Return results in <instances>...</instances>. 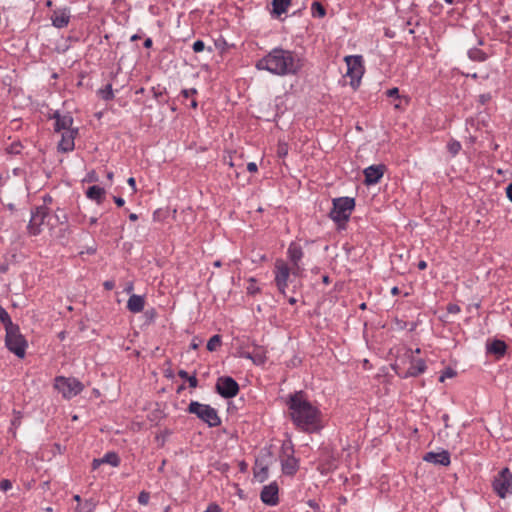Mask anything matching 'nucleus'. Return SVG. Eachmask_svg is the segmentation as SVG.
I'll return each instance as SVG.
<instances>
[{
  "mask_svg": "<svg viewBox=\"0 0 512 512\" xmlns=\"http://www.w3.org/2000/svg\"><path fill=\"white\" fill-rule=\"evenodd\" d=\"M190 106H191V108L196 109V108H197V106H198L197 101H196L195 99H193V100L191 101Z\"/></svg>",
  "mask_w": 512,
  "mask_h": 512,
  "instance_id": "57",
  "label": "nucleus"
},
{
  "mask_svg": "<svg viewBox=\"0 0 512 512\" xmlns=\"http://www.w3.org/2000/svg\"><path fill=\"white\" fill-rule=\"evenodd\" d=\"M187 412L196 415L209 427H218L221 424V418L217 410L208 404L191 401L188 405Z\"/></svg>",
  "mask_w": 512,
  "mask_h": 512,
  "instance_id": "6",
  "label": "nucleus"
},
{
  "mask_svg": "<svg viewBox=\"0 0 512 512\" xmlns=\"http://www.w3.org/2000/svg\"><path fill=\"white\" fill-rule=\"evenodd\" d=\"M289 303H290V304H292V305H293V304H295V303H296V299H295V298H293V297H292V298H290V299H289Z\"/></svg>",
  "mask_w": 512,
  "mask_h": 512,
  "instance_id": "62",
  "label": "nucleus"
},
{
  "mask_svg": "<svg viewBox=\"0 0 512 512\" xmlns=\"http://www.w3.org/2000/svg\"><path fill=\"white\" fill-rule=\"evenodd\" d=\"M145 306V298L141 295L133 294L127 301V309L132 313H140Z\"/></svg>",
  "mask_w": 512,
  "mask_h": 512,
  "instance_id": "21",
  "label": "nucleus"
},
{
  "mask_svg": "<svg viewBox=\"0 0 512 512\" xmlns=\"http://www.w3.org/2000/svg\"><path fill=\"white\" fill-rule=\"evenodd\" d=\"M2 324L6 330L5 346L18 358H24L28 347L27 340L21 334L19 327L11 322L9 314L4 309H2Z\"/></svg>",
  "mask_w": 512,
  "mask_h": 512,
  "instance_id": "4",
  "label": "nucleus"
},
{
  "mask_svg": "<svg viewBox=\"0 0 512 512\" xmlns=\"http://www.w3.org/2000/svg\"><path fill=\"white\" fill-rule=\"evenodd\" d=\"M287 151L288 150H287L286 145H279L277 153H278V155L280 157H282V156H285L287 154Z\"/></svg>",
  "mask_w": 512,
  "mask_h": 512,
  "instance_id": "42",
  "label": "nucleus"
},
{
  "mask_svg": "<svg viewBox=\"0 0 512 512\" xmlns=\"http://www.w3.org/2000/svg\"><path fill=\"white\" fill-rule=\"evenodd\" d=\"M103 463L110 464L113 467H117L120 464L119 456L114 452H109L102 458Z\"/></svg>",
  "mask_w": 512,
  "mask_h": 512,
  "instance_id": "28",
  "label": "nucleus"
},
{
  "mask_svg": "<svg viewBox=\"0 0 512 512\" xmlns=\"http://www.w3.org/2000/svg\"><path fill=\"white\" fill-rule=\"evenodd\" d=\"M149 500H150V494L148 492H146V491L140 492V494L138 496L139 504L147 505L149 503Z\"/></svg>",
  "mask_w": 512,
  "mask_h": 512,
  "instance_id": "32",
  "label": "nucleus"
},
{
  "mask_svg": "<svg viewBox=\"0 0 512 512\" xmlns=\"http://www.w3.org/2000/svg\"><path fill=\"white\" fill-rule=\"evenodd\" d=\"M186 381L189 383V386L191 388H196L198 386V380L195 375L189 376V378Z\"/></svg>",
  "mask_w": 512,
  "mask_h": 512,
  "instance_id": "39",
  "label": "nucleus"
},
{
  "mask_svg": "<svg viewBox=\"0 0 512 512\" xmlns=\"http://www.w3.org/2000/svg\"><path fill=\"white\" fill-rule=\"evenodd\" d=\"M303 257L304 252L302 250V247L296 242L290 243L287 249V258L288 264L292 267V275L294 277H300L303 275Z\"/></svg>",
  "mask_w": 512,
  "mask_h": 512,
  "instance_id": "12",
  "label": "nucleus"
},
{
  "mask_svg": "<svg viewBox=\"0 0 512 512\" xmlns=\"http://www.w3.org/2000/svg\"><path fill=\"white\" fill-rule=\"evenodd\" d=\"M448 311H449L450 313H458V312H460V308H459V306H457V305H455V304H450V305L448 306Z\"/></svg>",
  "mask_w": 512,
  "mask_h": 512,
  "instance_id": "44",
  "label": "nucleus"
},
{
  "mask_svg": "<svg viewBox=\"0 0 512 512\" xmlns=\"http://www.w3.org/2000/svg\"><path fill=\"white\" fill-rule=\"evenodd\" d=\"M492 488L502 499L512 494V472L509 468L501 469L492 481Z\"/></svg>",
  "mask_w": 512,
  "mask_h": 512,
  "instance_id": "10",
  "label": "nucleus"
},
{
  "mask_svg": "<svg viewBox=\"0 0 512 512\" xmlns=\"http://www.w3.org/2000/svg\"><path fill=\"white\" fill-rule=\"evenodd\" d=\"M95 508L96 503L93 500H86L76 506L75 512H94Z\"/></svg>",
  "mask_w": 512,
  "mask_h": 512,
  "instance_id": "26",
  "label": "nucleus"
},
{
  "mask_svg": "<svg viewBox=\"0 0 512 512\" xmlns=\"http://www.w3.org/2000/svg\"><path fill=\"white\" fill-rule=\"evenodd\" d=\"M96 222H97V219H96V218H91V219H90V224H91V225L96 224Z\"/></svg>",
  "mask_w": 512,
  "mask_h": 512,
  "instance_id": "61",
  "label": "nucleus"
},
{
  "mask_svg": "<svg viewBox=\"0 0 512 512\" xmlns=\"http://www.w3.org/2000/svg\"><path fill=\"white\" fill-rule=\"evenodd\" d=\"M133 289V286L132 285H129L127 288H126V291L129 293L131 292Z\"/></svg>",
  "mask_w": 512,
  "mask_h": 512,
  "instance_id": "63",
  "label": "nucleus"
},
{
  "mask_svg": "<svg viewBox=\"0 0 512 512\" xmlns=\"http://www.w3.org/2000/svg\"><path fill=\"white\" fill-rule=\"evenodd\" d=\"M424 460L429 463H433L436 465L448 466L450 464V454L448 451H442L439 453L428 452L424 456Z\"/></svg>",
  "mask_w": 512,
  "mask_h": 512,
  "instance_id": "20",
  "label": "nucleus"
},
{
  "mask_svg": "<svg viewBox=\"0 0 512 512\" xmlns=\"http://www.w3.org/2000/svg\"><path fill=\"white\" fill-rule=\"evenodd\" d=\"M138 39H140V37H139L137 34H134V35H133V36H131V38H130V40H131V41H136V40H138Z\"/></svg>",
  "mask_w": 512,
  "mask_h": 512,
  "instance_id": "60",
  "label": "nucleus"
},
{
  "mask_svg": "<svg viewBox=\"0 0 512 512\" xmlns=\"http://www.w3.org/2000/svg\"><path fill=\"white\" fill-rule=\"evenodd\" d=\"M105 194V189L97 185L89 187L86 192V196L89 199L96 201L98 204H101L103 202Z\"/></svg>",
  "mask_w": 512,
  "mask_h": 512,
  "instance_id": "23",
  "label": "nucleus"
},
{
  "mask_svg": "<svg viewBox=\"0 0 512 512\" xmlns=\"http://www.w3.org/2000/svg\"><path fill=\"white\" fill-rule=\"evenodd\" d=\"M427 268V263L424 260L419 261L418 263V269L419 270H425Z\"/></svg>",
  "mask_w": 512,
  "mask_h": 512,
  "instance_id": "50",
  "label": "nucleus"
},
{
  "mask_svg": "<svg viewBox=\"0 0 512 512\" xmlns=\"http://www.w3.org/2000/svg\"><path fill=\"white\" fill-rule=\"evenodd\" d=\"M221 508L216 503H210L204 512H221Z\"/></svg>",
  "mask_w": 512,
  "mask_h": 512,
  "instance_id": "37",
  "label": "nucleus"
},
{
  "mask_svg": "<svg viewBox=\"0 0 512 512\" xmlns=\"http://www.w3.org/2000/svg\"><path fill=\"white\" fill-rule=\"evenodd\" d=\"M292 446L284 445L280 456L282 471L286 475H294L298 470V460L293 456Z\"/></svg>",
  "mask_w": 512,
  "mask_h": 512,
  "instance_id": "14",
  "label": "nucleus"
},
{
  "mask_svg": "<svg viewBox=\"0 0 512 512\" xmlns=\"http://www.w3.org/2000/svg\"><path fill=\"white\" fill-rule=\"evenodd\" d=\"M304 67V59L295 51L274 48L256 63L258 70H266L273 75H296Z\"/></svg>",
  "mask_w": 512,
  "mask_h": 512,
  "instance_id": "2",
  "label": "nucleus"
},
{
  "mask_svg": "<svg viewBox=\"0 0 512 512\" xmlns=\"http://www.w3.org/2000/svg\"><path fill=\"white\" fill-rule=\"evenodd\" d=\"M113 199H114L115 204H116L117 206H119V207H122V206L125 204L124 199H123V198H121V197H116V196H115Z\"/></svg>",
  "mask_w": 512,
  "mask_h": 512,
  "instance_id": "46",
  "label": "nucleus"
},
{
  "mask_svg": "<svg viewBox=\"0 0 512 512\" xmlns=\"http://www.w3.org/2000/svg\"><path fill=\"white\" fill-rule=\"evenodd\" d=\"M384 174L383 165H372L364 170L365 183L368 185L376 184Z\"/></svg>",
  "mask_w": 512,
  "mask_h": 512,
  "instance_id": "19",
  "label": "nucleus"
},
{
  "mask_svg": "<svg viewBox=\"0 0 512 512\" xmlns=\"http://www.w3.org/2000/svg\"><path fill=\"white\" fill-rule=\"evenodd\" d=\"M278 491V485L275 482L264 486L260 494L262 502L270 506L278 504Z\"/></svg>",
  "mask_w": 512,
  "mask_h": 512,
  "instance_id": "17",
  "label": "nucleus"
},
{
  "mask_svg": "<svg viewBox=\"0 0 512 512\" xmlns=\"http://www.w3.org/2000/svg\"><path fill=\"white\" fill-rule=\"evenodd\" d=\"M192 48L195 53L202 52L205 49V43L202 40H197L194 42Z\"/></svg>",
  "mask_w": 512,
  "mask_h": 512,
  "instance_id": "34",
  "label": "nucleus"
},
{
  "mask_svg": "<svg viewBox=\"0 0 512 512\" xmlns=\"http://www.w3.org/2000/svg\"><path fill=\"white\" fill-rule=\"evenodd\" d=\"M247 170L250 172V173H256L258 171V167L256 165V163L254 162H249L247 164Z\"/></svg>",
  "mask_w": 512,
  "mask_h": 512,
  "instance_id": "40",
  "label": "nucleus"
},
{
  "mask_svg": "<svg viewBox=\"0 0 512 512\" xmlns=\"http://www.w3.org/2000/svg\"><path fill=\"white\" fill-rule=\"evenodd\" d=\"M311 14L313 17L323 18L326 15V10L320 2H313L311 5Z\"/></svg>",
  "mask_w": 512,
  "mask_h": 512,
  "instance_id": "27",
  "label": "nucleus"
},
{
  "mask_svg": "<svg viewBox=\"0 0 512 512\" xmlns=\"http://www.w3.org/2000/svg\"><path fill=\"white\" fill-rule=\"evenodd\" d=\"M221 343V336L214 335L209 339L207 349L211 352L216 351L221 346Z\"/></svg>",
  "mask_w": 512,
  "mask_h": 512,
  "instance_id": "30",
  "label": "nucleus"
},
{
  "mask_svg": "<svg viewBox=\"0 0 512 512\" xmlns=\"http://www.w3.org/2000/svg\"><path fill=\"white\" fill-rule=\"evenodd\" d=\"M19 423H20V417H19V416L15 417V418L12 420V426H14V427H15V426H17V425H19Z\"/></svg>",
  "mask_w": 512,
  "mask_h": 512,
  "instance_id": "54",
  "label": "nucleus"
},
{
  "mask_svg": "<svg viewBox=\"0 0 512 512\" xmlns=\"http://www.w3.org/2000/svg\"><path fill=\"white\" fill-rule=\"evenodd\" d=\"M54 387L66 399H71L82 392L84 385L74 377L58 376L55 378Z\"/></svg>",
  "mask_w": 512,
  "mask_h": 512,
  "instance_id": "7",
  "label": "nucleus"
},
{
  "mask_svg": "<svg viewBox=\"0 0 512 512\" xmlns=\"http://www.w3.org/2000/svg\"><path fill=\"white\" fill-rule=\"evenodd\" d=\"M113 176H114V174H113V172H112V171H110V172H108V173H107V178H108V180L112 181V180H113Z\"/></svg>",
  "mask_w": 512,
  "mask_h": 512,
  "instance_id": "59",
  "label": "nucleus"
},
{
  "mask_svg": "<svg viewBox=\"0 0 512 512\" xmlns=\"http://www.w3.org/2000/svg\"><path fill=\"white\" fill-rule=\"evenodd\" d=\"M12 488V483L9 480H2V491L6 492Z\"/></svg>",
  "mask_w": 512,
  "mask_h": 512,
  "instance_id": "41",
  "label": "nucleus"
},
{
  "mask_svg": "<svg viewBox=\"0 0 512 512\" xmlns=\"http://www.w3.org/2000/svg\"><path fill=\"white\" fill-rule=\"evenodd\" d=\"M387 96L388 97H391V98H400V95H399V89L394 87L392 89H389L387 91Z\"/></svg>",
  "mask_w": 512,
  "mask_h": 512,
  "instance_id": "38",
  "label": "nucleus"
},
{
  "mask_svg": "<svg viewBox=\"0 0 512 512\" xmlns=\"http://www.w3.org/2000/svg\"><path fill=\"white\" fill-rule=\"evenodd\" d=\"M399 292H400V290H399V288H398V287H396V286H395V287H393V288L391 289V293H392L393 295H398V294H399Z\"/></svg>",
  "mask_w": 512,
  "mask_h": 512,
  "instance_id": "56",
  "label": "nucleus"
},
{
  "mask_svg": "<svg viewBox=\"0 0 512 512\" xmlns=\"http://www.w3.org/2000/svg\"><path fill=\"white\" fill-rule=\"evenodd\" d=\"M129 219H130L131 221H136V220L138 219V215H137V214H135V213H131V214L129 215Z\"/></svg>",
  "mask_w": 512,
  "mask_h": 512,
  "instance_id": "55",
  "label": "nucleus"
},
{
  "mask_svg": "<svg viewBox=\"0 0 512 512\" xmlns=\"http://www.w3.org/2000/svg\"><path fill=\"white\" fill-rule=\"evenodd\" d=\"M21 144L20 143H13L10 145V147L6 148V151L8 154H18L21 151Z\"/></svg>",
  "mask_w": 512,
  "mask_h": 512,
  "instance_id": "33",
  "label": "nucleus"
},
{
  "mask_svg": "<svg viewBox=\"0 0 512 512\" xmlns=\"http://www.w3.org/2000/svg\"><path fill=\"white\" fill-rule=\"evenodd\" d=\"M275 276V284L279 290V292L283 295L286 294V289L288 287L289 278L292 275V267L288 264L287 261L283 259H277L274 264L273 270Z\"/></svg>",
  "mask_w": 512,
  "mask_h": 512,
  "instance_id": "11",
  "label": "nucleus"
},
{
  "mask_svg": "<svg viewBox=\"0 0 512 512\" xmlns=\"http://www.w3.org/2000/svg\"><path fill=\"white\" fill-rule=\"evenodd\" d=\"M249 282L250 284L247 287V292L253 295L259 291V288L256 286V281L253 278H251Z\"/></svg>",
  "mask_w": 512,
  "mask_h": 512,
  "instance_id": "35",
  "label": "nucleus"
},
{
  "mask_svg": "<svg viewBox=\"0 0 512 512\" xmlns=\"http://www.w3.org/2000/svg\"><path fill=\"white\" fill-rule=\"evenodd\" d=\"M73 499L79 504V503H83L82 500H81V497L79 495H75L73 497Z\"/></svg>",
  "mask_w": 512,
  "mask_h": 512,
  "instance_id": "58",
  "label": "nucleus"
},
{
  "mask_svg": "<svg viewBox=\"0 0 512 512\" xmlns=\"http://www.w3.org/2000/svg\"><path fill=\"white\" fill-rule=\"evenodd\" d=\"M7 207H8V209H9V210H11V211L14 209V206H13L12 204H8V205H7Z\"/></svg>",
  "mask_w": 512,
  "mask_h": 512,
  "instance_id": "64",
  "label": "nucleus"
},
{
  "mask_svg": "<svg viewBox=\"0 0 512 512\" xmlns=\"http://www.w3.org/2000/svg\"><path fill=\"white\" fill-rule=\"evenodd\" d=\"M197 94V90L195 88H191V89H183L181 91V95L184 97V98H190V97H193Z\"/></svg>",
  "mask_w": 512,
  "mask_h": 512,
  "instance_id": "36",
  "label": "nucleus"
},
{
  "mask_svg": "<svg viewBox=\"0 0 512 512\" xmlns=\"http://www.w3.org/2000/svg\"><path fill=\"white\" fill-rule=\"evenodd\" d=\"M127 183L132 188V190L135 192L136 191V181H135V179L133 177H130L127 180Z\"/></svg>",
  "mask_w": 512,
  "mask_h": 512,
  "instance_id": "45",
  "label": "nucleus"
},
{
  "mask_svg": "<svg viewBox=\"0 0 512 512\" xmlns=\"http://www.w3.org/2000/svg\"><path fill=\"white\" fill-rule=\"evenodd\" d=\"M347 65L346 77L350 78V85L357 87L365 72L364 61L361 55H349L344 58Z\"/></svg>",
  "mask_w": 512,
  "mask_h": 512,
  "instance_id": "9",
  "label": "nucleus"
},
{
  "mask_svg": "<svg viewBox=\"0 0 512 512\" xmlns=\"http://www.w3.org/2000/svg\"><path fill=\"white\" fill-rule=\"evenodd\" d=\"M468 57L473 61L483 62L487 59L485 52L478 48H472L468 51Z\"/></svg>",
  "mask_w": 512,
  "mask_h": 512,
  "instance_id": "25",
  "label": "nucleus"
},
{
  "mask_svg": "<svg viewBox=\"0 0 512 512\" xmlns=\"http://www.w3.org/2000/svg\"><path fill=\"white\" fill-rule=\"evenodd\" d=\"M50 118L54 120V131L61 134L58 149L65 153L73 151L75 148V138L79 130L73 127L74 119L72 115L70 113L62 114L59 111H55Z\"/></svg>",
  "mask_w": 512,
  "mask_h": 512,
  "instance_id": "3",
  "label": "nucleus"
},
{
  "mask_svg": "<svg viewBox=\"0 0 512 512\" xmlns=\"http://www.w3.org/2000/svg\"><path fill=\"white\" fill-rule=\"evenodd\" d=\"M507 345L504 341L495 339L487 345V351L498 357L504 356L506 353Z\"/></svg>",
  "mask_w": 512,
  "mask_h": 512,
  "instance_id": "24",
  "label": "nucleus"
},
{
  "mask_svg": "<svg viewBox=\"0 0 512 512\" xmlns=\"http://www.w3.org/2000/svg\"><path fill=\"white\" fill-rule=\"evenodd\" d=\"M238 357L251 360L256 365H262L266 362V350L262 346L254 345L252 352L239 351Z\"/></svg>",
  "mask_w": 512,
  "mask_h": 512,
  "instance_id": "16",
  "label": "nucleus"
},
{
  "mask_svg": "<svg viewBox=\"0 0 512 512\" xmlns=\"http://www.w3.org/2000/svg\"><path fill=\"white\" fill-rule=\"evenodd\" d=\"M288 415L297 429L306 433L320 431L324 425L322 412L310 402L306 394L297 391L288 396L286 400Z\"/></svg>",
  "mask_w": 512,
  "mask_h": 512,
  "instance_id": "1",
  "label": "nucleus"
},
{
  "mask_svg": "<svg viewBox=\"0 0 512 512\" xmlns=\"http://www.w3.org/2000/svg\"><path fill=\"white\" fill-rule=\"evenodd\" d=\"M98 94L104 100H112L114 98L112 85L111 84L105 85L103 88L99 89Z\"/></svg>",
  "mask_w": 512,
  "mask_h": 512,
  "instance_id": "29",
  "label": "nucleus"
},
{
  "mask_svg": "<svg viewBox=\"0 0 512 512\" xmlns=\"http://www.w3.org/2000/svg\"><path fill=\"white\" fill-rule=\"evenodd\" d=\"M245 348H246V345H245L244 341H242L241 344L239 345V347L237 348V353L239 351H247Z\"/></svg>",
  "mask_w": 512,
  "mask_h": 512,
  "instance_id": "53",
  "label": "nucleus"
},
{
  "mask_svg": "<svg viewBox=\"0 0 512 512\" xmlns=\"http://www.w3.org/2000/svg\"><path fill=\"white\" fill-rule=\"evenodd\" d=\"M506 194H507V197L510 199V201L512 202V183L509 184L506 188Z\"/></svg>",
  "mask_w": 512,
  "mask_h": 512,
  "instance_id": "48",
  "label": "nucleus"
},
{
  "mask_svg": "<svg viewBox=\"0 0 512 512\" xmlns=\"http://www.w3.org/2000/svg\"><path fill=\"white\" fill-rule=\"evenodd\" d=\"M447 149L448 151L453 155H457L459 153V151L461 150V144L460 142L458 141H450L448 144H447Z\"/></svg>",
  "mask_w": 512,
  "mask_h": 512,
  "instance_id": "31",
  "label": "nucleus"
},
{
  "mask_svg": "<svg viewBox=\"0 0 512 512\" xmlns=\"http://www.w3.org/2000/svg\"><path fill=\"white\" fill-rule=\"evenodd\" d=\"M103 286L106 290H112L115 287L114 281L108 280L103 283Z\"/></svg>",
  "mask_w": 512,
  "mask_h": 512,
  "instance_id": "43",
  "label": "nucleus"
},
{
  "mask_svg": "<svg viewBox=\"0 0 512 512\" xmlns=\"http://www.w3.org/2000/svg\"><path fill=\"white\" fill-rule=\"evenodd\" d=\"M101 464H103L102 459H94L92 463L93 469H97Z\"/></svg>",
  "mask_w": 512,
  "mask_h": 512,
  "instance_id": "49",
  "label": "nucleus"
},
{
  "mask_svg": "<svg viewBox=\"0 0 512 512\" xmlns=\"http://www.w3.org/2000/svg\"><path fill=\"white\" fill-rule=\"evenodd\" d=\"M178 376L184 380H187L190 375L185 370H179Z\"/></svg>",
  "mask_w": 512,
  "mask_h": 512,
  "instance_id": "47",
  "label": "nucleus"
},
{
  "mask_svg": "<svg viewBox=\"0 0 512 512\" xmlns=\"http://www.w3.org/2000/svg\"><path fill=\"white\" fill-rule=\"evenodd\" d=\"M420 349L417 348L415 351L409 350L406 353V358L409 363V367L406 370L395 368L396 373L402 378L417 377L426 371V363L424 359L416 357L415 354H419Z\"/></svg>",
  "mask_w": 512,
  "mask_h": 512,
  "instance_id": "8",
  "label": "nucleus"
},
{
  "mask_svg": "<svg viewBox=\"0 0 512 512\" xmlns=\"http://www.w3.org/2000/svg\"><path fill=\"white\" fill-rule=\"evenodd\" d=\"M355 208V200L350 197H340L333 200V208L330 211V218L343 227L349 220Z\"/></svg>",
  "mask_w": 512,
  "mask_h": 512,
  "instance_id": "5",
  "label": "nucleus"
},
{
  "mask_svg": "<svg viewBox=\"0 0 512 512\" xmlns=\"http://www.w3.org/2000/svg\"><path fill=\"white\" fill-rule=\"evenodd\" d=\"M224 162H225L226 164H228L230 167H233V166H234V164H233V162H232V157H231V156H229V159H227V157H224Z\"/></svg>",
  "mask_w": 512,
  "mask_h": 512,
  "instance_id": "52",
  "label": "nucleus"
},
{
  "mask_svg": "<svg viewBox=\"0 0 512 512\" xmlns=\"http://www.w3.org/2000/svg\"><path fill=\"white\" fill-rule=\"evenodd\" d=\"M292 0H272V11L271 15L274 17H280L282 14L288 11Z\"/></svg>",
  "mask_w": 512,
  "mask_h": 512,
  "instance_id": "22",
  "label": "nucleus"
},
{
  "mask_svg": "<svg viewBox=\"0 0 512 512\" xmlns=\"http://www.w3.org/2000/svg\"><path fill=\"white\" fill-rule=\"evenodd\" d=\"M152 44H153V41L151 38H147L145 41H144V47L145 48H151L152 47Z\"/></svg>",
  "mask_w": 512,
  "mask_h": 512,
  "instance_id": "51",
  "label": "nucleus"
},
{
  "mask_svg": "<svg viewBox=\"0 0 512 512\" xmlns=\"http://www.w3.org/2000/svg\"><path fill=\"white\" fill-rule=\"evenodd\" d=\"M216 391L226 399L235 397L239 392L238 383L229 376L219 377L216 382Z\"/></svg>",
  "mask_w": 512,
  "mask_h": 512,
  "instance_id": "13",
  "label": "nucleus"
},
{
  "mask_svg": "<svg viewBox=\"0 0 512 512\" xmlns=\"http://www.w3.org/2000/svg\"><path fill=\"white\" fill-rule=\"evenodd\" d=\"M70 10L68 8L56 9L51 15V21L54 27L64 28L70 22Z\"/></svg>",
  "mask_w": 512,
  "mask_h": 512,
  "instance_id": "18",
  "label": "nucleus"
},
{
  "mask_svg": "<svg viewBox=\"0 0 512 512\" xmlns=\"http://www.w3.org/2000/svg\"><path fill=\"white\" fill-rule=\"evenodd\" d=\"M48 215V208L45 206L37 207L34 212H32L31 219L28 225V229L30 234L38 235L42 231V226L44 225L45 218Z\"/></svg>",
  "mask_w": 512,
  "mask_h": 512,
  "instance_id": "15",
  "label": "nucleus"
}]
</instances>
